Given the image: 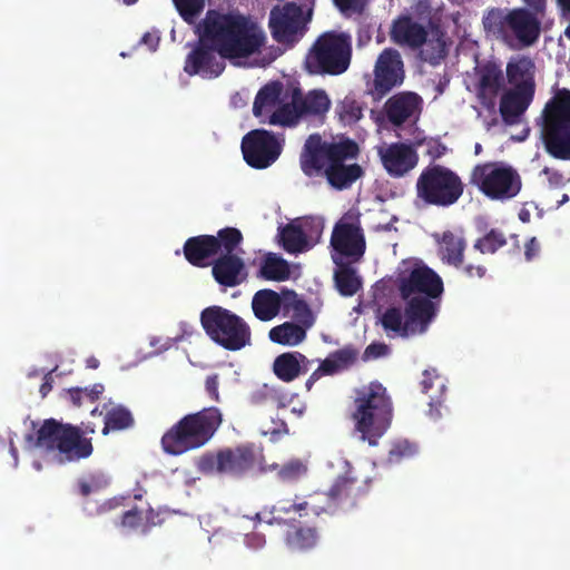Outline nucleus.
Returning a JSON list of instances; mask_svg holds the SVG:
<instances>
[{"mask_svg": "<svg viewBox=\"0 0 570 570\" xmlns=\"http://www.w3.org/2000/svg\"><path fill=\"white\" fill-rule=\"evenodd\" d=\"M360 155L356 141L350 138L328 141L320 134L309 135L299 154V167L308 178L322 177L335 190L350 189L364 169L355 159Z\"/></svg>", "mask_w": 570, "mask_h": 570, "instance_id": "nucleus-1", "label": "nucleus"}, {"mask_svg": "<svg viewBox=\"0 0 570 570\" xmlns=\"http://www.w3.org/2000/svg\"><path fill=\"white\" fill-rule=\"evenodd\" d=\"M200 29L205 40L225 59L248 58L259 52L266 40L258 23L238 11L224 13L210 9Z\"/></svg>", "mask_w": 570, "mask_h": 570, "instance_id": "nucleus-2", "label": "nucleus"}, {"mask_svg": "<svg viewBox=\"0 0 570 570\" xmlns=\"http://www.w3.org/2000/svg\"><path fill=\"white\" fill-rule=\"evenodd\" d=\"M351 419L361 439L370 445H376L393 419V404L386 387L379 382H371L356 389Z\"/></svg>", "mask_w": 570, "mask_h": 570, "instance_id": "nucleus-3", "label": "nucleus"}, {"mask_svg": "<svg viewBox=\"0 0 570 570\" xmlns=\"http://www.w3.org/2000/svg\"><path fill=\"white\" fill-rule=\"evenodd\" d=\"M222 422L223 414L215 406L187 414L164 433L161 448L170 455L197 450L212 440Z\"/></svg>", "mask_w": 570, "mask_h": 570, "instance_id": "nucleus-4", "label": "nucleus"}, {"mask_svg": "<svg viewBox=\"0 0 570 570\" xmlns=\"http://www.w3.org/2000/svg\"><path fill=\"white\" fill-rule=\"evenodd\" d=\"M484 31L509 47H530L541 33V21L525 8H490L482 18Z\"/></svg>", "mask_w": 570, "mask_h": 570, "instance_id": "nucleus-5", "label": "nucleus"}, {"mask_svg": "<svg viewBox=\"0 0 570 570\" xmlns=\"http://www.w3.org/2000/svg\"><path fill=\"white\" fill-rule=\"evenodd\" d=\"M534 72V62L528 57L507 63L505 73L510 88L502 92L499 105L505 125H518L532 104L535 94Z\"/></svg>", "mask_w": 570, "mask_h": 570, "instance_id": "nucleus-6", "label": "nucleus"}, {"mask_svg": "<svg viewBox=\"0 0 570 570\" xmlns=\"http://www.w3.org/2000/svg\"><path fill=\"white\" fill-rule=\"evenodd\" d=\"M36 446L69 462L88 459L94 452L91 438L81 428L47 419L36 433Z\"/></svg>", "mask_w": 570, "mask_h": 570, "instance_id": "nucleus-7", "label": "nucleus"}, {"mask_svg": "<svg viewBox=\"0 0 570 570\" xmlns=\"http://www.w3.org/2000/svg\"><path fill=\"white\" fill-rule=\"evenodd\" d=\"M541 139L556 159L570 160V90L560 89L546 104L541 115Z\"/></svg>", "mask_w": 570, "mask_h": 570, "instance_id": "nucleus-8", "label": "nucleus"}, {"mask_svg": "<svg viewBox=\"0 0 570 570\" xmlns=\"http://www.w3.org/2000/svg\"><path fill=\"white\" fill-rule=\"evenodd\" d=\"M352 60V38L343 31L321 33L305 57L309 73L338 76L344 73Z\"/></svg>", "mask_w": 570, "mask_h": 570, "instance_id": "nucleus-9", "label": "nucleus"}, {"mask_svg": "<svg viewBox=\"0 0 570 570\" xmlns=\"http://www.w3.org/2000/svg\"><path fill=\"white\" fill-rule=\"evenodd\" d=\"M200 324L206 335L227 351H240L252 343V330L246 321L223 306L204 308L200 312Z\"/></svg>", "mask_w": 570, "mask_h": 570, "instance_id": "nucleus-10", "label": "nucleus"}, {"mask_svg": "<svg viewBox=\"0 0 570 570\" xmlns=\"http://www.w3.org/2000/svg\"><path fill=\"white\" fill-rule=\"evenodd\" d=\"M434 298L410 296L405 301L404 312L400 307H387L381 315V325L385 332L394 333L400 337H409L426 332L435 318L439 304Z\"/></svg>", "mask_w": 570, "mask_h": 570, "instance_id": "nucleus-11", "label": "nucleus"}, {"mask_svg": "<svg viewBox=\"0 0 570 570\" xmlns=\"http://www.w3.org/2000/svg\"><path fill=\"white\" fill-rule=\"evenodd\" d=\"M464 191L461 177L442 165H429L419 175L415 184L416 199L426 206L450 207L458 203Z\"/></svg>", "mask_w": 570, "mask_h": 570, "instance_id": "nucleus-12", "label": "nucleus"}, {"mask_svg": "<svg viewBox=\"0 0 570 570\" xmlns=\"http://www.w3.org/2000/svg\"><path fill=\"white\" fill-rule=\"evenodd\" d=\"M130 500V494L116 495L99 504L87 500L83 503V511L87 515L95 517L109 513L119 508H127L116 524L128 530H139L142 534L149 533L153 528L165 522L160 510H155L149 503H146V508L137 504L131 505Z\"/></svg>", "mask_w": 570, "mask_h": 570, "instance_id": "nucleus-13", "label": "nucleus"}, {"mask_svg": "<svg viewBox=\"0 0 570 570\" xmlns=\"http://www.w3.org/2000/svg\"><path fill=\"white\" fill-rule=\"evenodd\" d=\"M368 488V478H358L348 465L346 472L337 476L328 491L323 494L324 504L313 505L312 512L315 515L350 512L366 497Z\"/></svg>", "mask_w": 570, "mask_h": 570, "instance_id": "nucleus-14", "label": "nucleus"}, {"mask_svg": "<svg viewBox=\"0 0 570 570\" xmlns=\"http://www.w3.org/2000/svg\"><path fill=\"white\" fill-rule=\"evenodd\" d=\"M470 184L494 200L511 199L520 193L522 187L518 171L511 166L499 163L476 165L471 173Z\"/></svg>", "mask_w": 570, "mask_h": 570, "instance_id": "nucleus-15", "label": "nucleus"}, {"mask_svg": "<svg viewBox=\"0 0 570 570\" xmlns=\"http://www.w3.org/2000/svg\"><path fill=\"white\" fill-rule=\"evenodd\" d=\"M308 18L302 6L295 2L274 6L268 18V28L273 39L282 45L297 43L307 31Z\"/></svg>", "mask_w": 570, "mask_h": 570, "instance_id": "nucleus-16", "label": "nucleus"}, {"mask_svg": "<svg viewBox=\"0 0 570 570\" xmlns=\"http://www.w3.org/2000/svg\"><path fill=\"white\" fill-rule=\"evenodd\" d=\"M373 75L370 94L379 101L404 82L405 70L401 53L394 48H385L376 59Z\"/></svg>", "mask_w": 570, "mask_h": 570, "instance_id": "nucleus-17", "label": "nucleus"}, {"mask_svg": "<svg viewBox=\"0 0 570 570\" xmlns=\"http://www.w3.org/2000/svg\"><path fill=\"white\" fill-rule=\"evenodd\" d=\"M242 153L248 166L265 169L277 160L282 146L273 132L254 129L243 137Z\"/></svg>", "mask_w": 570, "mask_h": 570, "instance_id": "nucleus-18", "label": "nucleus"}, {"mask_svg": "<svg viewBox=\"0 0 570 570\" xmlns=\"http://www.w3.org/2000/svg\"><path fill=\"white\" fill-rule=\"evenodd\" d=\"M397 288L402 299L410 296L439 298L443 293L442 278L430 267L416 266L397 278Z\"/></svg>", "mask_w": 570, "mask_h": 570, "instance_id": "nucleus-19", "label": "nucleus"}, {"mask_svg": "<svg viewBox=\"0 0 570 570\" xmlns=\"http://www.w3.org/2000/svg\"><path fill=\"white\" fill-rule=\"evenodd\" d=\"M331 246L335 254L357 263L362 259L366 249V240L360 223H351L341 219L333 228Z\"/></svg>", "mask_w": 570, "mask_h": 570, "instance_id": "nucleus-20", "label": "nucleus"}, {"mask_svg": "<svg viewBox=\"0 0 570 570\" xmlns=\"http://www.w3.org/2000/svg\"><path fill=\"white\" fill-rule=\"evenodd\" d=\"M217 50L200 32L197 46L188 53L184 70L189 76L200 75L204 78H216L225 69L224 58L217 57Z\"/></svg>", "mask_w": 570, "mask_h": 570, "instance_id": "nucleus-21", "label": "nucleus"}, {"mask_svg": "<svg viewBox=\"0 0 570 570\" xmlns=\"http://www.w3.org/2000/svg\"><path fill=\"white\" fill-rule=\"evenodd\" d=\"M377 153L383 168L394 178L404 177L419 163L417 151L406 142H392L381 147Z\"/></svg>", "mask_w": 570, "mask_h": 570, "instance_id": "nucleus-22", "label": "nucleus"}, {"mask_svg": "<svg viewBox=\"0 0 570 570\" xmlns=\"http://www.w3.org/2000/svg\"><path fill=\"white\" fill-rule=\"evenodd\" d=\"M504 88V76L501 67L488 61L478 69L475 85L476 98L487 110H494L497 98Z\"/></svg>", "mask_w": 570, "mask_h": 570, "instance_id": "nucleus-23", "label": "nucleus"}, {"mask_svg": "<svg viewBox=\"0 0 570 570\" xmlns=\"http://www.w3.org/2000/svg\"><path fill=\"white\" fill-rule=\"evenodd\" d=\"M390 37L395 45L416 50L426 42L428 30L410 16L401 14L393 20Z\"/></svg>", "mask_w": 570, "mask_h": 570, "instance_id": "nucleus-24", "label": "nucleus"}, {"mask_svg": "<svg viewBox=\"0 0 570 570\" xmlns=\"http://www.w3.org/2000/svg\"><path fill=\"white\" fill-rule=\"evenodd\" d=\"M264 460L263 450L255 443H243L235 448H223L206 452L198 463H259Z\"/></svg>", "mask_w": 570, "mask_h": 570, "instance_id": "nucleus-25", "label": "nucleus"}, {"mask_svg": "<svg viewBox=\"0 0 570 570\" xmlns=\"http://www.w3.org/2000/svg\"><path fill=\"white\" fill-rule=\"evenodd\" d=\"M422 98L412 91H402L390 97L384 105L385 116L393 126L400 127L421 108Z\"/></svg>", "mask_w": 570, "mask_h": 570, "instance_id": "nucleus-26", "label": "nucleus"}, {"mask_svg": "<svg viewBox=\"0 0 570 570\" xmlns=\"http://www.w3.org/2000/svg\"><path fill=\"white\" fill-rule=\"evenodd\" d=\"M214 279L224 287H235L247 278L243 258L237 255H222L212 263Z\"/></svg>", "mask_w": 570, "mask_h": 570, "instance_id": "nucleus-27", "label": "nucleus"}, {"mask_svg": "<svg viewBox=\"0 0 570 570\" xmlns=\"http://www.w3.org/2000/svg\"><path fill=\"white\" fill-rule=\"evenodd\" d=\"M186 261L196 267H207L218 254L216 238L213 235L189 237L183 247Z\"/></svg>", "mask_w": 570, "mask_h": 570, "instance_id": "nucleus-28", "label": "nucleus"}, {"mask_svg": "<svg viewBox=\"0 0 570 570\" xmlns=\"http://www.w3.org/2000/svg\"><path fill=\"white\" fill-rule=\"evenodd\" d=\"M254 465H193V470L176 468L173 473L185 485H191L202 475L228 474L234 478L245 475Z\"/></svg>", "mask_w": 570, "mask_h": 570, "instance_id": "nucleus-29", "label": "nucleus"}, {"mask_svg": "<svg viewBox=\"0 0 570 570\" xmlns=\"http://www.w3.org/2000/svg\"><path fill=\"white\" fill-rule=\"evenodd\" d=\"M297 100L301 119L307 117L322 118L331 107V100L324 90H312L307 95H303L298 87H291Z\"/></svg>", "mask_w": 570, "mask_h": 570, "instance_id": "nucleus-30", "label": "nucleus"}, {"mask_svg": "<svg viewBox=\"0 0 570 570\" xmlns=\"http://www.w3.org/2000/svg\"><path fill=\"white\" fill-rule=\"evenodd\" d=\"M288 88L284 91V86L279 81H272L263 86L254 100L253 114L257 118L269 114L278 105L288 99Z\"/></svg>", "mask_w": 570, "mask_h": 570, "instance_id": "nucleus-31", "label": "nucleus"}, {"mask_svg": "<svg viewBox=\"0 0 570 570\" xmlns=\"http://www.w3.org/2000/svg\"><path fill=\"white\" fill-rule=\"evenodd\" d=\"M309 361L299 352H286L278 355L273 364L275 375L283 382H292L305 374Z\"/></svg>", "mask_w": 570, "mask_h": 570, "instance_id": "nucleus-32", "label": "nucleus"}, {"mask_svg": "<svg viewBox=\"0 0 570 570\" xmlns=\"http://www.w3.org/2000/svg\"><path fill=\"white\" fill-rule=\"evenodd\" d=\"M320 535L314 527H304L288 523L284 534V542L292 551H307L316 547Z\"/></svg>", "mask_w": 570, "mask_h": 570, "instance_id": "nucleus-33", "label": "nucleus"}, {"mask_svg": "<svg viewBox=\"0 0 570 570\" xmlns=\"http://www.w3.org/2000/svg\"><path fill=\"white\" fill-rule=\"evenodd\" d=\"M284 306V298L273 289H261L256 292L252 299V309L254 315L263 322L273 320Z\"/></svg>", "mask_w": 570, "mask_h": 570, "instance_id": "nucleus-34", "label": "nucleus"}, {"mask_svg": "<svg viewBox=\"0 0 570 570\" xmlns=\"http://www.w3.org/2000/svg\"><path fill=\"white\" fill-rule=\"evenodd\" d=\"M439 255L443 262L449 265L459 267L463 263V254L465 250V240L463 237L446 230L438 239Z\"/></svg>", "mask_w": 570, "mask_h": 570, "instance_id": "nucleus-35", "label": "nucleus"}, {"mask_svg": "<svg viewBox=\"0 0 570 570\" xmlns=\"http://www.w3.org/2000/svg\"><path fill=\"white\" fill-rule=\"evenodd\" d=\"M333 259L337 265L334 273V282L338 293L346 297L355 295L362 287L361 277L357 276L351 262H340L335 256H333Z\"/></svg>", "mask_w": 570, "mask_h": 570, "instance_id": "nucleus-36", "label": "nucleus"}, {"mask_svg": "<svg viewBox=\"0 0 570 570\" xmlns=\"http://www.w3.org/2000/svg\"><path fill=\"white\" fill-rule=\"evenodd\" d=\"M307 328L294 322H284L269 331V338L281 345L295 346L306 338Z\"/></svg>", "mask_w": 570, "mask_h": 570, "instance_id": "nucleus-37", "label": "nucleus"}, {"mask_svg": "<svg viewBox=\"0 0 570 570\" xmlns=\"http://www.w3.org/2000/svg\"><path fill=\"white\" fill-rule=\"evenodd\" d=\"M421 387L422 392L425 394H430V392L433 390V387H436V390L440 392V394H443L445 392V383L444 380L436 373L435 368L432 370H425L423 372V380L421 381ZM441 396H434L430 395V410L429 415L432 419H439L441 416V412L439 407L442 405Z\"/></svg>", "mask_w": 570, "mask_h": 570, "instance_id": "nucleus-38", "label": "nucleus"}, {"mask_svg": "<svg viewBox=\"0 0 570 570\" xmlns=\"http://www.w3.org/2000/svg\"><path fill=\"white\" fill-rule=\"evenodd\" d=\"M288 99L289 102H282L278 105L275 110L268 115L267 120H262V122H268L269 125H281V126H294L301 119L297 100L295 99L294 94L291 91V87L288 88Z\"/></svg>", "mask_w": 570, "mask_h": 570, "instance_id": "nucleus-39", "label": "nucleus"}, {"mask_svg": "<svg viewBox=\"0 0 570 570\" xmlns=\"http://www.w3.org/2000/svg\"><path fill=\"white\" fill-rule=\"evenodd\" d=\"M259 275L267 281H286L291 276L289 264L283 257L268 253L261 264Z\"/></svg>", "mask_w": 570, "mask_h": 570, "instance_id": "nucleus-40", "label": "nucleus"}, {"mask_svg": "<svg viewBox=\"0 0 570 570\" xmlns=\"http://www.w3.org/2000/svg\"><path fill=\"white\" fill-rule=\"evenodd\" d=\"M357 357V351L351 346L343 347L331 353L322 363L320 364V372H323L324 375H333L341 370H344L352 365Z\"/></svg>", "mask_w": 570, "mask_h": 570, "instance_id": "nucleus-41", "label": "nucleus"}, {"mask_svg": "<svg viewBox=\"0 0 570 570\" xmlns=\"http://www.w3.org/2000/svg\"><path fill=\"white\" fill-rule=\"evenodd\" d=\"M279 237L282 246L287 253H302L308 246L306 234L299 225H285L279 230Z\"/></svg>", "mask_w": 570, "mask_h": 570, "instance_id": "nucleus-42", "label": "nucleus"}, {"mask_svg": "<svg viewBox=\"0 0 570 570\" xmlns=\"http://www.w3.org/2000/svg\"><path fill=\"white\" fill-rule=\"evenodd\" d=\"M284 311H292L293 318L299 325L311 327L314 323V316L307 303L297 297V294L293 291L285 293L284 295Z\"/></svg>", "mask_w": 570, "mask_h": 570, "instance_id": "nucleus-43", "label": "nucleus"}, {"mask_svg": "<svg viewBox=\"0 0 570 570\" xmlns=\"http://www.w3.org/2000/svg\"><path fill=\"white\" fill-rule=\"evenodd\" d=\"M335 114L344 126H352L363 117V106L354 97L346 96L337 102Z\"/></svg>", "mask_w": 570, "mask_h": 570, "instance_id": "nucleus-44", "label": "nucleus"}, {"mask_svg": "<svg viewBox=\"0 0 570 570\" xmlns=\"http://www.w3.org/2000/svg\"><path fill=\"white\" fill-rule=\"evenodd\" d=\"M132 424L134 417L127 409L121 406L114 407L108 411L105 416L102 433L108 434L109 431L125 430L130 428Z\"/></svg>", "mask_w": 570, "mask_h": 570, "instance_id": "nucleus-45", "label": "nucleus"}, {"mask_svg": "<svg viewBox=\"0 0 570 570\" xmlns=\"http://www.w3.org/2000/svg\"><path fill=\"white\" fill-rule=\"evenodd\" d=\"M217 242L218 253L223 255H235L234 252L243 242V234L235 227H225L218 230L217 236H214Z\"/></svg>", "mask_w": 570, "mask_h": 570, "instance_id": "nucleus-46", "label": "nucleus"}, {"mask_svg": "<svg viewBox=\"0 0 570 570\" xmlns=\"http://www.w3.org/2000/svg\"><path fill=\"white\" fill-rule=\"evenodd\" d=\"M419 453L416 443L406 439H400L391 443L389 450V462L399 463L401 461H409L415 459Z\"/></svg>", "mask_w": 570, "mask_h": 570, "instance_id": "nucleus-47", "label": "nucleus"}, {"mask_svg": "<svg viewBox=\"0 0 570 570\" xmlns=\"http://www.w3.org/2000/svg\"><path fill=\"white\" fill-rule=\"evenodd\" d=\"M505 245L507 238L504 234L497 228H492L483 237L478 238L473 247L481 254H494Z\"/></svg>", "mask_w": 570, "mask_h": 570, "instance_id": "nucleus-48", "label": "nucleus"}, {"mask_svg": "<svg viewBox=\"0 0 570 570\" xmlns=\"http://www.w3.org/2000/svg\"><path fill=\"white\" fill-rule=\"evenodd\" d=\"M108 485L109 478L102 472H97L78 480V492L82 497H88L89 494L98 492Z\"/></svg>", "mask_w": 570, "mask_h": 570, "instance_id": "nucleus-49", "label": "nucleus"}, {"mask_svg": "<svg viewBox=\"0 0 570 570\" xmlns=\"http://www.w3.org/2000/svg\"><path fill=\"white\" fill-rule=\"evenodd\" d=\"M173 2L179 16L187 23H193L205 8V0H173Z\"/></svg>", "mask_w": 570, "mask_h": 570, "instance_id": "nucleus-50", "label": "nucleus"}, {"mask_svg": "<svg viewBox=\"0 0 570 570\" xmlns=\"http://www.w3.org/2000/svg\"><path fill=\"white\" fill-rule=\"evenodd\" d=\"M317 505V503L313 501H302V502H293L289 503L288 501L282 500L278 501L275 505L272 508V513H278V514H289L291 512L297 513L299 517H303L302 511H312V507Z\"/></svg>", "mask_w": 570, "mask_h": 570, "instance_id": "nucleus-51", "label": "nucleus"}, {"mask_svg": "<svg viewBox=\"0 0 570 570\" xmlns=\"http://www.w3.org/2000/svg\"><path fill=\"white\" fill-rule=\"evenodd\" d=\"M307 474V465H282L277 470V478L283 483L298 482Z\"/></svg>", "mask_w": 570, "mask_h": 570, "instance_id": "nucleus-52", "label": "nucleus"}, {"mask_svg": "<svg viewBox=\"0 0 570 570\" xmlns=\"http://www.w3.org/2000/svg\"><path fill=\"white\" fill-rule=\"evenodd\" d=\"M334 6L344 14L362 13L364 0H333Z\"/></svg>", "mask_w": 570, "mask_h": 570, "instance_id": "nucleus-53", "label": "nucleus"}, {"mask_svg": "<svg viewBox=\"0 0 570 570\" xmlns=\"http://www.w3.org/2000/svg\"><path fill=\"white\" fill-rule=\"evenodd\" d=\"M218 387H219L218 374L208 375L205 381V390H206L208 396L215 402H219V400H220Z\"/></svg>", "mask_w": 570, "mask_h": 570, "instance_id": "nucleus-54", "label": "nucleus"}, {"mask_svg": "<svg viewBox=\"0 0 570 570\" xmlns=\"http://www.w3.org/2000/svg\"><path fill=\"white\" fill-rule=\"evenodd\" d=\"M389 347L384 343H371L364 351V357L377 358L387 354Z\"/></svg>", "mask_w": 570, "mask_h": 570, "instance_id": "nucleus-55", "label": "nucleus"}, {"mask_svg": "<svg viewBox=\"0 0 570 570\" xmlns=\"http://www.w3.org/2000/svg\"><path fill=\"white\" fill-rule=\"evenodd\" d=\"M266 543L265 535L258 532H252L245 535V544L253 550L263 548Z\"/></svg>", "mask_w": 570, "mask_h": 570, "instance_id": "nucleus-56", "label": "nucleus"}, {"mask_svg": "<svg viewBox=\"0 0 570 570\" xmlns=\"http://www.w3.org/2000/svg\"><path fill=\"white\" fill-rule=\"evenodd\" d=\"M462 271H463V274L469 278H475V277L483 278L487 274L485 266H483L481 264H478V265L466 264L463 266Z\"/></svg>", "mask_w": 570, "mask_h": 570, "instance_id": "nucleus-57", "label": "nucleus"}, {"mask_svg": "<svg viewBox=\"0 0 570 570\" xmlns=\"http://www.w3.org/2000/svg\"><path fill=\"white\" fill-rule=\"evenodd\" d=\"M527 9L534 13L539 19L544 16L547 8V0H523Z\"/></svg>", "mask_w": 570, "mask_h": 570, "instance_id": "nucleus-58", "label": "nucleus"}, {"mask_svg": "<svg viewBox=\"0 0 570 570\" xmlns=\"http://www.w3.org/2000/svg\"><path fill=\"white\" fill-rule=\"evenodd\" d=\"M540 253V244L535 237H531L525 243L524 256L528 262L535 258Z\"/></svg>", "mask_w": 570, "mask_h": 570, "instance_id": "nucleus-59", "label": "nucleus"}, {"mask_svg": "<svg viewBox=\"0 0 570 570\" xmlns=\"http://www.w3.org/2000/svg\"><path fill=\"white\" fill-rule=\"evenodd\" d=\"M542 174L547 177L550 186L559 187L563 183V176L559 171L551 169L549 167H544L542 169Z\"/></svg>", "mask_w": 570, "mask_h": 570, "instance_id": "nucleus-60", "label": "nucleus"}, {"mask_svg": "<svg viewBox=\"0 0 570 570\" xmlns=\"http://www.w3.org/2000/svg\"><path fill=\"white\" fill-rule=\"evenodd\" d=\"M82 390L83 396H86L90 402H95L104 393L105 386L101 383H95L90 387H85Z\"/></svg>", "mask_w": 570, "mask_h": 570, "instance_id": "nucleus-61", "label": "nucleus"}, {"mask_svg": "<svg viewBox=\"0 0 570 570\" xmlns=\"http://www.w3.org/2000/svg\"><path fill=\"white\" fill-rule=\"evenodd\" d=\"M159 41L160 38L156 33L150 32H146L141 38V42L146 45L151 51H156Z\"/></svg>", "mask_w": 570, "mask_h": 570, "instance_id": "nucleus-62", "label": "nucleus"}, {"mask_svg": "<svg viewBox=\"0 0 570 570\" xmlns=\"http://www.w3.org/2000/svg\"><path fill=\"white\" fill-rule=\"evenodd\" d=\"M67 394L75 406H81L83 397V390L81 387H71L67 391Z\"/></svg>", "mask_w": 570, "mask_h": 570, "instance_id": "nucleus-63", "label": "nucleus"}, {"mask_svg": "<svg viewBox=\"0 0 570 570\" xmlns=\"http://www.w3.org/2000/svg\"><path fill=\"white\" fill-rule=\"evenodd\" d=\"M556 2L560 17L570 20V0H556Z\"/></svg>", "mask_w": 570, "mask_h": 570, "instance_id": "nucleus-64", "label": "nucleus"}]
</instances>
